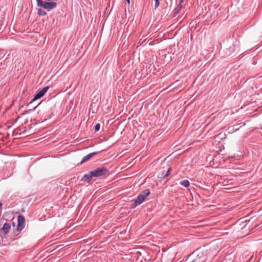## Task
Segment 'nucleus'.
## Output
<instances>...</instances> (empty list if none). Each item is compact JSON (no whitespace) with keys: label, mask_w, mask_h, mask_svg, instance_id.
<instances>
[{"label":"nucleus","mask_w":262,"mask_h":262,"mask_svg":"<svg viewBox=\"0 0 262 262\" xmlns=\"http://www.w3.org/2000/svg\"><path fill=\"white\" fill-rule=\"evenodd\" d=\"M7 66L5 63L1 62L0 63V72H2L3 71L5 70Z\"/></svg>","instance_id":"obj_18"},{"label":"nucleus","mask_w":262,"mask_h":262,"mask_svg":"<svg viewBox=\"0 0 262 262\" xmlns=\"http://www.w3.org/2000/svg\"><path fill=\"white\" fill-rule=\"evenodd\" d=\"M125 1L128 4H129L130 3V0H125Z\"/></svg>","instance_id":"obj_25"},{"label":"nucleus","mask_w":262,"mask_h":262,"mask_svg":"<svg viewBox=\"0 0 262 262\" xmlns=\"http://www.w3.org/2000/svg\"><path fill=\"white\" fill-rule=\"evenodd\" d=\"M192 39H193V36H192V35H191V36H190V40H192Z\"/></svg>","instance_id":"obj_26"},{"label":"nucleus","mask_w":262,"mask_h":262,"mask_svg":"<svg viewBox=\"0 0 262 262\" xmlns=\"http://www.w3.org/2000/svg\"><path fill=\"white\" fill-rule=\"evenodd\" d=\"M53 116H54V114H53V113H52L51 115H47V117L48 118H45L44 119V121L47 120L48 119H50L51 118V117Z\"/></svg>","instance_id":"obj_21"},{"label":"nucleus","mask_w":262,"mask_h":262,"mask_svg":"<svg viewBox=\"0 0 262 262\" xmlns=\"http://www.w3.org/2000/svg\"><path fill=\"white\" fill-rule=\"evenodd\" d=\"M203 253H201L200 254H198L197 255V257L193 259L191 262H205L204 258H202L203 257Z\"/></svg>","instance_id":"obj_10"},{"label":"nucleus","mask_w":262,"mask_h":262,"mask_svg":"<svg viewBox=\"0 0 262 262\" xmlns=\"http://www.w3.org/2000/svg\"><path fill=\"white\" fill-rule=\"evenodd\" d=\"M183 7L182 4H179L176 8L173 10V17H176L178 14L179 13L180 11Z\"/></svg>","instance_id":"obj_9"},{"label":"nucleus","mask_w":262,"mask_h":262,"mask_svg":"<svg viewBox=\"0 0 262 262\" xmlns=\"http://www.w3.org/2000/svg\"><path fill=\"white\" fill-rule=\"evenodd\" d=\"M93 178L91 171H90L88 173L84 174V176L82 177L80 181H87L88 183L91 181L92 179Z\"/></svg>","instance_id":"obj_7"},{"label":"nucleus","mask_w":262,"mask_h":262,"mask_svg":"<svg viewBox=\"0 0 262 262\" xmlns=\"http://www.w3.org/2000/svg\"><path fill=\"white\" fill-rule=\"evenodd\" d=\"M49 89V86H46L43 88H42L41 89H39L36 93L34 95L33 98L30 101L29 103L27 104V106L30 105L32 103H33L34 101L36 100L41 98L45 94L47 93L48 90Z\"/></svg>","instance_id":"obj_3"},{"label":"nucleus","mask_w":262,"mask_h":262,"mask_svg":"<svg viewBox=\"0 0 262 262\" xmlns=\"http://www.w3.org/2000/svg\"><path fill=\"white\" fill-rule=\"evenodd\" d=\"M99 153V151H95L89 154L86 156H84L80 161L79 164L81 165L86 161H89L91 158H92L93 156L97 155Z\"/></svg>","instance_id":"obj_6"},{"label":"nucleus","mask_w":262,"mask_h":262,"mask_svg":"<svg viewBox=\"0 0 262 262\" xmlns=\"http://www.w3.org/2000/svg\"><path fill=\"white\" fill-rule=\"evenodd\" d=\"M94 128L95 132H98L100 128V124L99 123L96 124Z\"/></svg>","instance_id":"obj_19"},{"label":"nucleus","mask_w":262,"mask_h":262,"mask_svg":"<svg viewBox=\"0 0 262 262\" xmlns=\"http://www.w3.org/2000/svg\"><path fill=\"white\" fill-rule=\"evenodd\" d=\"M17 129L19 130H20V128H18Z\"/></svg>","instance_id":"obj_30"},{"label":"nucleus","mask_w":262,"mask_h":262,"mask_svg":"<svg viewBox=\"0 0 262 262\" xmlns=\"http://www.w3.org/2000/svg\"><path fill=\"white\" fill-rule=\"evenodd\" d=\"M19 211L23 212H25L26 210H25V208L22 207L20 209H18V210H17V211H15V210H13L9 211L7 213H19Z\"/></svg>","instance_id":"obj_17"},{"label":"nucleus","mask_w":262,"mask_h":262,"mask_svg":"<svg viewBox=\"0 0 262 262\" xmlns=\"http://www.w3.org/2000/svg\"><path fill=\"white\" fill-rule=\"evenodd\" d=\"M91 212V210H89V211L88 212V213H90Z\"/></svg>","instance_id":"obj_32"},{"label":"nucleus","mask_w":262,"mask_h":262,"mask_svg":"<svg viewBox=\"0 0 262 262\" xmlns=\"http://www.w3.org/2000/svg\"><path fill=\"white\" fill-rule=\"evenodd\" d=\"M155 1V8L154 9L156 10L160 5V0H154Z\"/></svg>","instance_id":"obj_20"},{"label":"nucleus","mask_w":262,"mask_h":262,"mask_svg":"<svg viewBox=\"0 0 262 262\" xmlns=\"http://www.w3.org/2000/svg\"><path fill=\"white\" fill-rule=\"evenodd\" d=\"M10 127H11V126H8L7 127V128H8V129H9V128H10Z\"/></svg>","instance_id":"obj_29"},{"label":"nucleus","mask_w":262,"mask_h":262,"mask_svg":"<svg viewBox=\"0 0 262 262\" xmlns=\"http://www.w3.org/2000/svg\"><path fill=\"white\" fill-rule=\"evenodd\" d=\"M42 101H41L38 104H37V105L35 106L34 107H33L32 108H31V109H29L28 110H27L26 111H25L23 113H22L21 114V116H23V115H25L27 114H28L29 113H30L31 112H32V111H34L36 108L41 103Z\"/></svg>","instance_id":"obj_15"},{"label":"nucleus","mask_w":262,"mask_h":262,"mask_svg":"<svg viewBox=\"0 0 262 262\" xmlns=\"http://www.w3.org/2000/svg\"><path fill=\"white\" fill-rule=\"evenodd\" d=\"M238 48V45L235 42H233V43L228 48V50L229 52V54L234 52L236 48L237 49Z\"/></svg>","instance_id":"obj_12"},{"label":"nucleus","mask_w":262,"mask_h":262,"mask_svg":"<svg viewBox=\"0 0 262 262\" xmlns=\"http://www.w3.org/2000/svg\"><path fill=\"white\" fill-rule=\"evenodd\" d=\"M38 1H39V0H36V3H37V4H38Z\"/></svg>","instance_id":"obj_28"},{"label":"nucleus","mask_w":262,"mask_h":262,"mask_svg":"<svg viewBox=\"0 0 262 262\" xmlns=\"http://www.w3.org/2000/svg\"><path fill=\"white\" fill-rule=\"evenodd\" d=\"M150 190L149 189H146L144 190L141 191L139 194L146 199V198L150 194Z\"/></svg>","instance_id":"obj_13"},{"label":"nucleus","mask_w":262,"mask_h":262,"mask_svg":"<svg viewBox=\"0 0 262 262\" xmlns=\"http://www.w3.org/2000/svg\"><path fill=\"white\" fill-rule=\"evenodd\" d=\"M91 212V210H89V211L88 212V213H90Z\"/></svg>","instance_id":"obj_33"},{"label":"nucleus","mask_w":262,"mask_h":262,"mask_svg":"<svg viewBox=\"0 0 262 262\" xmlns=\"http://www.w3.org/2000/svg\"><path fill=\"white\" fill-rule=\"evenodd\" d=\"M91 212V210H89V211L88 212V213H90Z\"/></svg>","instance_id":"obj_34"},{"label":"nucleus","mask_w":262,"mask_h":262,"mask_svg":"<svg viewBox=\"0 0 262 262\" xmlns=\"http://www.w3.org/2000/svg\"><path fill=\"white\" fill-rule=\"evenodd\" d=\"M37 14L39 16H45L47 14V12L39 8L37 10Z\"/></svg>","instance_id":"obj_16"},{"label":"nucleus","mask_w":262,"mask_h":262,"mask_svg":"<svg viewBox=\"0 0 262 262\" xmlns=\"http://www.w3.org/2000/svg\"><path fill=\"white\" fill-rule=\"evenodd\" d=\"M72 262H74V261H72Z\"/></svg>","instance_id":"obj_35"},{"label":"nucleus","mask_w":262,"mask_h":262,"mask_svg":"<svg viewBox=\"0 0 262 262\" xmlns=\"http://www.w3.org/2000/svg\"><path fill=\"white\" fill-rule=\"evenodd\" d=\"M46 2H51L52 0H46Z\"/></svg>","instance_id":"obj_27"},{"label":"nucleus","mask_w":262,"mask_h":262,"mask_svg":"<svg viewBox=\"0 0 262 262\" xmlns=\"http://www.w3.org/2000/svg\"><path fill=\"white\" fill-rule=\"evenodd\" d=\"M57 4L55 2H45L42 0H39L38 4H37L38 7H41L43 9L47 10L48 11L51 10L57 6Z\"/></svg>","instance_id":"obj_2"},{"label":"nucleus","mask_w":262,"mask_h":262,"mask_svg":"<svg viewBox=\"0 0 262 262\" xmlns=\"http://www.w3.org/2000/svg\"><path fill=\"white\" fill-rule=\"evenodd\" d=\"M183 2H184V0H180V1H179V4H182V3H183Z\"/></svg>","instance_id":"obj_24"},{"label":"nucleus","mask_w":262,"mask_h":262,"mask_svg":"<svg viewBox=\"0 0 262 262\" xmlns=\"http://www.w3.org/2000/svg\"><path fill=\"white\" fill-rule=\"evenodd\" d=\"M146 199L142 196L141 195L139 194L137 196V198L134 200V202L131 205L132 208H135L137 206L139 205L141 203H142Z\"/></svg>","instance_id":"obj_5"},{"label":"nucleus","mask_w":262,"mask_h":262,"mask_svg":"<svg viewBox=\"0 0 262 262\" xmlns=\"http://www.w3.org/2000/svg\"><path fill=\"white\" fill-rule=\"evenodd\" d=\"M2 206H3V203L0 202V211H1L2 210Z\"/></svg>","instance_id":"obj_23"},{"label":"nucleus","mask_w":262,"mask_h":262,"mask_svg":"<svg viewBox=\"0 0 262 262\" xmlns=\"http://www.w3.org/2000/svg\"><path fill=\"white\" fill-rule=\"evenodd\" d=\"M253 212V211H251L250 213H252Z\"/></svg>","instance_id":"obj_31"},{"label":"nucleus","mask_w":262,"mask_h":262,"mask_svg":"<svg viewBox=\"0 0 262 262\" xmlns=\"http://www.w3.org/2000/svg\"><path fill=\"white\" fill-rule=\"evenodd\" d=\"M172 168L171 167H169L167 169V172L165 173H164V172H163L161 174V178L163 179L166 178L170 174Z\"/></svg>","instance_id":"obj_11"},{"label":"nucleus","mask_w":262,"mask_h":262,"mask_svg":"<svg viewBox=\"0 0 262 262\" xmlns=\"http://www.w3.org/2000/svg\"><path fill=\"white\" fill-rule=\"evenodd\" d=\"M20 116H18L15 120L12 123V125H13L15 123H16L17 120L20 118Z\"/></svg>","instance_id":"obj_22"},{"label":"nucleus","mask_w":262,"mask_h":262,"mask_svg":"<svg viewBox=\"0 0 262 262\" xmlns=\"http://www.w3.org/2000/svg\"><path fill=\"white\" fill-rule=\"evenodd\" d=\"M25 227V217L21 215L18 216L17 217V231L18 232H20L21 230L24 229Z\"/></svg>","instance_id":"obj_4"},{"label":"nucleus","mask_w":262,"mask_h":262,"mask_svg":"<svg viewBox=\"0 0 262 262\" xmlns=\"http://www.w3.org/2000/svg\"><path fill=\"white\" fill-rule=\"evenodd\" d=\"M93 178H99L109 174L108 169L105 166H101L91 170Z\"/></svg>","instance_id":"obj_1"},{"label":"nucleus","mask_w":262,"mask_h":262,"mask_svg":"<svg viewBox=\"0 0 262 262\" xmlns=\"http://www.w3.org/2000/svg\"><path fill=\"white\" fill-rule=\"evenodd\" d=\"M10 228V225L7 223H5L1 228V231L4 235H7L9 232Z\"/></svg>","instance_id":"obj_8"},{"label":"nucleus","mask_w":262,"mask_h":262,"mask_svg":"<svg viewBox=\"0 0 262 262\" xmlns=\"http://www.w3.org/2000/svg\"><path fill=\"white\" fill-rule=\"evenodd\" d=\"M180 184L183 186L185 188H187L190 186V182L188 180H184L183 181H181L180 182Z\"/></svg>","instance_id":"obj_14"}]
</instances>
